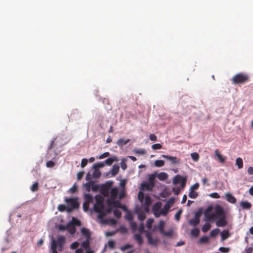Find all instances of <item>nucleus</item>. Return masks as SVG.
I'll list each match as a JSON object with an SVG mask.
<instances>
[{
  "instance_id": "nucleus-1",
  "label": "nucleus",
  "mask_w": 253,
  "mask_h": 253,
  "mask_svg": "<svg viewBox=\"0 0 253 253\" xmlns=\"http://www.w3.org/2000/svg\"><path fill=\"white\" fill-rule=\"evenodd\" d=\"M249 80V76L246 74L240 73L235 75L232 79V83L234 84H243Z\"/></svg>"
},
{
  "instance_id": "nucleus-2",
  "label": "nucleus",
  "mask_w": 253,
  "mask_h": 253,
  "mask_svg": "<svg viewBox=\"0 0 253 253\" xmlns=\"http://www.w3.org/2000/svg\"><path fill=\"white\" fill-rule=\"evenodd\" d=\"M65 202L70 207H68L67 211L69 212L72 211L74 209H77L80 206V204L76 198H65Z\"/></svg>"
},
{
  "instance_id": "nucleus-3",
  "label": "nucleus",
  "mask_w": 253,
  "mask_h": 253,
  "mask_svg": "<svg viewBox=\"0 0 253 253\" xmlns=\"http://www.w3.org/2000/svg\"><path fill=\"white\" fill-rule=\"evenodd\" d=\"M95 204L93 209L95 211H100V210H104V198L100 195H97L95 197Z\"/></svg>"
},
{
  "instance_id": "nucleus-4",
  "label": "nucleus",
  "mask_w": 253,
  "mask_h": 253,
  "mask_svg": "<svg viewBox=\"0 0 253 253\" xmlns=\"http://www.w3.org/2000/svg\"><path fill=\"white\" fill-rule=\"evenodd\" d=\"M186 181V177H183L180 175H176L173 178V183L174 184H177L180 183V186L181 189H183L185 186Z\"/></svg>"
},
{
  "instance_id": "nucleus-5",
  "label": "nucleus",
  "mask_w": 253,
  "mask_h": 253,
  "mask_svg": "<svg viewBox=\"0 0 253 253\" xmlns=\"http://www.w3.org/2000/svg\"><path fill=\"white\" fill-rule=\"evenodd\" d=\"M200 213L197 212L195 217L189 221V224L193 226H196L200 223Z\"/></svg>"
},
{
  "instance_id": "nucleus-6",
  "label": "nucleus",
  "mask_w": 253,
  "mask_h": 253,
  "mask_svg": "<svg viewBox=\"0 0 253 253\" xmlns=\"http://www.w3.org/2000/svg\"><path fill=\"white\" fill-rule=\"evenodd\" d=\"M146 237L147 239L149 244L154 246H156L157 245L159 241L158 239L157 238H153L150 233H147Z\"/></svg>"
},
{
  "instance_id": "nucleus-7",
  "label": "nucleus",
  "mask_w": 253,
  "mask_h": 253,
  "mask_svg": "<svg viewBox=\"0 0 253 253\" xmlns=\"http://www.w3.org/2000/svg\"><path fill=\"white\" fill-rule=\"evenodd\" d=\"M57 247H59V251H62L63 247L65 243V238L63 236H59L57 240L56 241Z\"/></svg>"
},
{
  "instance_id": "nucleus-8",
  "label": "nucleus",
  "mask_w": 253,
  "mask_h": 253,
  "mask_svg": "<svg viewBox=\"0 0 253 253\" xmlns=\"http://www.w3.org/2000/svg\"><path fill=\"white\" fill-rule=\"evenodd\" d=\"M227 222L225 215L220 216L219 219L216 222V225L218 227H224L226 225Z\"/></svg>"
},
{
  "instance_id": "nucleus-9",
  "label": "nucleus",
  "mask_w": 253,
  "mask_h": 253,
  "mask_svg": "<svg viewBox=\"0 0 253 253\" xmlns=\"http://www.w3.org/2000/svg\"><path fill=\"white\" fill-rule=\"evenodd\" d=\"M162 157L167 159L171 162L173 164H178L180 162V160L177 159L176 157L163 155Z\"/></svg>"
},
{
  "instance_id": "nucleus-10",
  "label": "nucleus",
  "mask_w": 253,
  "mask_h": 253,
  "mask_svg": "<svg viewBox=\"0 0 253 253\" xmlns=\"http://www.w3.org/2000/svg\"><path fill=\"white\" fill-rule=\"evenodd\" d=\"M214 211L215 214L217 216H222L225 215L223 208L220 206H216L215 207Z\"/></svg>"
},
{
  "instance_id": "nucleus-11",
  "label": "nucleus",
  "mask_w": 253,
  "mask_h": 253,
  "mask_svg": "<svg viewBox=\"0 0 253 253\" xmlns=\"http://www.w3.org/2000/svg\"><path fill=\"white\" fill-rule=\"evenodd\" d=\"M172 203H173V201L171 202L170 200H169L165 205L163 209L161 211L163 215H166L167 214V213L168 212V211H169V208H170L169 204H172Z\"/></svg>"
},
{
  "instance_id": "nucleus-12",
  "label": "nucleus",
  "mask_w": 253,
  "mask_h": 253,
  "mask_svg": "<svg viewBox=\"0 0 253 253\" xmlns=\"http://www.w3.org/2000/svg\"><path fill=\"white\" fill-rule=\"evenodd\" d=\"M154 186L153 185L147 182H144L141 184V189L143 190H147L151 191L152 190Z\"/></svg>"
},
{
  "instance_id": "nucleus-13",
  "label": "nucleus",
  "mask_w": 253,
  "mask_h": 253,
  "mask_svg": "<svg viewBox=\"0 0 253 253\" xmlns=\"http://www.w3.org/2000/svg\"><path fill=\"white\" fill-rule=\"evenodd\" d=\"M215 156L217 157L218 160L221 163H224L225 161H226V157L223 156L218 151L217 149L215 150L214 151Z\"/></svg>"
},
{
  "instance_id": "nucleus-14",
  "label": "nucleus",
  "mask_w": 253,
  "mask_h": 253,
  "mask_svg": "<svg viewBox=\"0 0 253 253\" xmlns=\"http://www.w3.org/2000/svg\"><path fill=\"white\" fill-rule=\"evenodd\" d=\"M66 228L68 231L71 234H74L76 231V228L72 222H69L66 225Z\"/></svg>"
},
{
  "instance_id": "nucleus-15",
  "label": "nucleus",
  "mask_w": 253,
  "mask_h": 253,
  "mask_svg": "<svg viewBox=\"0 0 253 253\" xmlns=\"http://www.w3.org/2000/svg\"><path fill=\"white\" fill-rule=\"evenodd\" d=\"M225 197L227 201L232 204H235L236 202V198L233 196L230 193H226L225 194Z\"/></svg>"
},
{
  "instance_id": "nucleus-16",
  "label": "nucleus",
  "mask_w": 253,
  "mask_h": 253,
  "mask_svg": "<svg viewBox=\"0 0 253 253\" xmlns=\"http://www.w3.org/2000/svg\"><path fill=\"white\" fill-rule=\"evenodd\" d=\"M118 161V158L116 156H114L111 158H109L106 159L104 162V164L108 166H111L114 162H117Z\"/></svg>"
},
{
  "instance_id": "nucleus-17",
  "label": "nucleus",
  "mask_w": 253,
  "mask_h": 253,
  "mask_svg": "<svg viewBox=\"0 0 253 253\" xmlns=\"http://www.w3.org/2000/svg\"><path fill=\"white\" fill-rule=\"evenodd\" d=\"M107 203L109 205H112L115 208H121V203L119 201H113L111 202L110 200H107Z\"/></svg>"
},
{
  "instance_id": "nucleus-18",
  "label": "nucleus",
  "mask_w": 253,
  "mask_h": 253,
  "mask_svg": "<svg viewBox=\"0 0 253 253\" xmlns=\"http://www.w3.org/2000/svg\"><path fill=\"white\" fill-rule=\"evenodd\" d=\"M118 194V190L116 187H114L111 189L110 191L111 198L112 199H116L117 197Z\"/></svg>"
},
{
  "instance_id": "nucleus-19",
  "label": "nucleus",
  "mask_w": 253,
  "mask_h": 253,
  "mask_svg": "<svg viewBox=\"0 0 253 253\" xmlns=\"http://www.w3.org/2000/svg\"><path fill=\"white\" fill-rule=\"evenodd\" d=\"M220 235L221 238V241H223L230 236V234L228 230H224L221 232Z\"/></svg>"
},
{
  "instance_id": "nucleus-20",
  "label": "nucleus",
  "mask_w": 253,
  "mask_h": 253,
  "mask_svg": "<svg viewBox=\"0 0 253 253\" xmlns=\"http://www.w3.org/2000/svg\"><path fill=\"white\" fill-rule=\"evenodd\" d=\"M119 166L117 165H114L112 167V169H111V172L112 176H114L116 175L119 171Z\"/></svg>"
},
{
  "instance_id": "nucleus-21",
  "label": "nucleus",
  "mask_w": 253,
  "mask_h": 253,
  "mask_svg": "<svg viewBox=\"0 0 253 253\" xmlns=\"http://www.w3.org/2000/svg\"><path fill=\"white\" fill-rule=\"evenodd\" d=\"M129 141V139H128L125 140L123 138H120L118 140L116 143L119 146L122 147L126 145Z\"/></svg>"
},
{
  "instance_id": "nucleus-22",
  "label": "nucleus",
  "mask_w": 253,
  "mask_h": 253,
  "mask_svg": "<svg viewBox=\"0 0 253 253\" xmlns=\"http://www.w3.org/2000/svg\"><path fill=\"white\" fill-rule=\"evenodd\" d=\"M134 238L139 245L143 244V239L140 234H135L134 235Z\"/></svg>"
},
{
  "instance_id": "nucleus-23",
  "label": "nucleus",
  "mask_w": 253,
  "mask_h": 253,
  "mask_svg": "<svg viewBox=\"0 0 253 253\" xmlns=\"http://www.w3.org/2000/svg\"><path fill=\"white\" fill-rule=\"evenodd\" d=\"M240 206L243 209H250L252 207V204L248 201H243L240 203Z\"/></svg>"
},
{
  "instance_id": "nucleus-24",
  "label": "nucleus",
  "mask_w": 253,
  "mask_h": 253,
  "mask_svg": "<svg viewBox=\"0 0 253 253\" xmlns=\"http://www.w3.org/2000/svg\"><path fill=\"white\" fill-rule=\"evenodd\" d=\"M168 177V175L167 173L163 172H160L157 175L158 178L161 181L165 180L166 179H167Z\"/></svg>"
},
{
  "instance_id": "nucleus-25",
  "label": "nucleus",
  "mask_w": 253,
  "mask_h": 253,
  "mask_svg": "<svg viewBox=\"0 0 253 253\" xmlns=\"http://www.w3.org/2000/svg\"><path fill=\"white\" fill-rule=\"evenodd\" d=\"M51 249L52 250V253H58L57 251L56 242L54 239L52 240Z\"/></svg>"
},
{
  "instance_id": "nucleus-26",
  "label": "nucleus",
  "mask_w": 253,
  "mask_h": 253,
  "mask_svg": "<svg viewBox=\"0 0 253 253\" xmlns=\"http://www.w3.org/2000/svg\"><path fill=\"white\" fill-rule=\"evenodd\" d=\"M165 223L163 220H161L159 222V224L158 225V228L162 234V233H164V226Z\"/></svg>"
},
{
  "instance_id": "nucleus-27",
  "label": "nucleus",
  "mask_w": 253,
  "mask_h": 253,
  "mask_svg": "<svg viewBox=\"0 0 253 253\" xmlns=\"http://www.w3.org/2000/svg\"><path fill=\"white\" fill-rule=\"evenodd\" d=\"M93 169H94V171H93V174H92L93 177H94L95 178H99L101 176V174L100 171L98 169H96V168H93Z\"/></svg>"
},
{
  "instance_id": "nucleus-28",
  "label": "nucleus",
  "mask_w": 253,
  "mask_h": 253,
  "mask_svg": "<svg viewBox=\"0 0 253 253\" xmlns=\"http://www.w3.org/2000/svg\"><path fill=\"white\" fill-rule=\"evenodd\" d=\"M236 165L238 166L239 169H241L243 167V160L241 158H238L236 160Z\"/></svg>"
},
{
  "instance_id": "nucleus-29",
  "label": "nucleus",
  "mask_w": 253,
  "mask_h": 253,
  "mask_svg": "<svg viewBox=\"0 0 253 253\" xmlns=\"http://www.w3.org/2000/svg\"><path fill=\"white\" fill-rule=\"evenodd\" d=\"M198 193L194 190H190L189 193V197L191 199H195L198 196Z\"/></svg>"
},
{
  "instance_id": "nucleus-30",
  "label": "nucleus",
  "mask_w": 253,
  "mask_h": 253,
  "mask_svg": "<svg viewBox=\"0 0 253 253\" xmlns=\"http://www.w3.org/2000/svg\"><path fill=\"white\" fill-rule=\"evenodd\" d=\"M84 198L85 200V202L89 203L93 202V198L89 194H85L84 195Z\"/></svg>"
},
{
  "instance_id": "nucleus-31",
  "label": "nucleus",
  "mask_w": 253,
  "mask_h": 253,
  "mask_svg": "<svg viewBox=\"0 0 253 253\" xmlns=\"http://www.w3.org/2000/svg\"><path fill=\"white\" fill-rule=\"evenodd\" d=\"M161 207V203L160 202L155 203L153 207V211H160Z\"/></svg>"
},
{
  "instance_id": "nucleus-32",
  "label": "nucleus",
  "mask_w": 253,
  "mask_h": 253,
  "mask_svg": "<svg viewBox=\"0 0 253 253\" xmlns=\"http://www.w3.org/2000/svg\"><path fill=\"white\" fill-rule=\"evenodd\" d=\"M154 164L157 167H162L164 166L165 162L163 160H158L155 161Z\"/></svg>"
},
{
  "instance_id": "nucleus-33",
  "label": "nucleus",
  "mask_w": 253,
  "mask_h": 253,
  "mask_svg": "<svg viewBox=\"0 0 253 253\" xmlns=\"http://www.w3.org/2000/svg\"><path fill=\"white\" fill-rule=\"evenodd\" d=\"M200 233V230L198 228H195L192 229L191 231V234L192 236L198 237Z\"/></svg>"
},
{
  "instance_id": "nucleus-34",
  "label": "nucleus",
  "mask_w": 253,
  "mask_h": 253,
  "mask_svg": "<svg viewBox=\"0 0 253 253\" xmlns=\"http://www.w3.org/2000/svg\"><path fill=\"white\" fill-rule=\"evenodd\" d=\"M211 227V225L209 223H205L202 227V231L204 232H206L209 231Z\"/></svg>"
},
{
  "instance_id": "nucleus-35",
  "label": "nucleus",
  "mask_w": 253,
  "mask_h": 253,
  "mask_svg": "<svg viewBox=\"0 0 253 253\" xmlns=\"http://www.w3.org/2000/svg\"><path fill=\"white\" fill-rule=\"evenodd\" d=\"M81 232H82V234L84 235V236H85L87 237H89L90 233H89V230L87 229H86L85 228H83L81 229Z\"/></svg>"
},
{
  "instance_id": "nucleus-36",
  "label": "nucleus",
  "mask_w": 253,
  "mask_h": 253,
  "mask_svg": "<svg viewBox=\"0 0 253 253\" xmlns=\"http://www.w3.org/2000/svg\"><path fill=\"white\" fill-rule=\"evenodd\" d=\"M156 177V175L154 174H151L148 178L149 183H151V184L155 185V179Z\"/></svg>"
},
{
  "instance_id": "nucleus-37",
  "label": "nucleus",
  "mask_w": 253,
  "mask_h": 253,
  "mask_svg": "<svg viewBox=\"0 0 253 253\" xmlns=\"http://www.w3.org/2000/svg\"><path fill=\"white\" fill-rule=\"evenodd\" d=\"M154 222V219L152 218H149L147 220L146 227L148 229H151L152 228V224Z\"/></svg>"
},
{
  "instance_id": "nucleus-38",
  "label": "nucleus",
  "mask_w": 253,
  "mask_h": 253,
  "mask_svg": "<svg viewBox=\"0 0 253 253\" xmlns=\"http://www.w3.org/2000/svg\"><path fill=\"white\" fill-rule=\"evenodd\" d=\"M146 218V215L144 212H140L138 213V219L141 221H143Z\"/></svg>"
},
{
  "instance_id": "nucleus-39",
  "label": "nucleus",
  "mask_w": 253,
  "mask_h": 253,
  "mask_svg": "<svg viewBox=\"0 0 253 253\" xmlns=\"http://www.w3.org/2000/svg\"><path fill=\"white\" fill-rule=\"evenodd\" d=\"M145 204L146 206H147V207H148L149 206H150L151 204V203H152V200H151V198L150 196H146L145 198Z\"/></svg>"
},
{
  "instance_id": "nucleus-40",
  "label": "nucleus",
  "mask_w": 253,
  "mask_h": 253,
  "mask_svg": "<svg viewBox=\"0 0 253 253\" xmlns=\"http://www.w3.org/2000/svg\"><path fill=\"white\" fill-rule=\"evenodd\" d=\"M191 157L194 161H197L199 159V155L196 152L191 153Z\"/></svg>"
},
{
  "instance_id": "nucleus-41",
  "label": "nucleus",
  "mask_w": 253,
  "mask_h": 253,
  "mask_svg": "<svg viewBox=\"0 0 253 253\" xmlns=\"http://www.w3.org/2000/svg\"><path fill=\"white\" fill-rule=\"evenodd\" d=\"M219 232V230L218 229H214L211 231L210 232V236L214 237L217 235Z\"/></svg>"
},
{
  "instance_id": "nucleus-42",
  "label": "nucleus",
  "mask_w": 253,
  "mask_h": 253,
  "mask_svg": "<svg viewBox=\"0 0 253 253\" xmlns=\"http://www.w3.org/2000/svg\"><path fill=\"white\" fill-rule=\"evenodd\" d=\"M98 213V218H102L106 215V212L104 211V210H100V211H95Z\"/></svg>"
},
{
  "instance_id": "nucleus-43",
  "label": "nucleus",
  "mask_w": 253,
  "mask_h": 253,
  "mask_svg": "<svg viewBox=\"0 0 253 253\" xmlns=\"http://www.w3.org/2000/svg\"><path fill=\"white\" fill-rule=\"evenodd\" d=\"M113 213L114 216L117 218L121 217L122 215L121 211L118 209L114 210L113 211Z\"/></svg>"
},
{
  "instance_id": "nucleus-44",
  "label": "nucleus",
  "mask_w": 253,
  "mask_h": 253,
  "mask_svg": "<svg viewBox=\"0 0 253 253\" xmlns=\"http://www.w3.org/2000/svg\"><path fill=\"white\" fill-rule=\"evenodd\" d=\"M134 152L136 154L145 155L146 154L145 150L143 149H135Z\"/></svg>"
},
{
  "instance_id": "nucleus-45",
  "label": "nucleus",
  "mask_w": 253,
  "mask_h": 253,
  "mask_svg": "<svg viewBox=\"0 0 253 253\" xmlns=\"http://www.w3.org/2000/svg\"><path fill=\"white\" fill-rule=\"evenodd\" d=\"M105 166L104 162H100L93 165V168H96L99 169V168H103Z\"/></svg>"
},
{
  "instance_id": "nucleus-46",
  "label": "nucleus",
  "mask_w": 253,
  "mask_h": 253,
  "mask_svg": "<svg viewBox=\"0 0 253 253\" xmlns=\"http://www.w3.org/2000/svg\"><path fill=\"white\" fill-rule=\"evenodd\" d=\"M162 234L167 237H171L173 234V231L172 230H170L167 232L164 231V233H162Z\"/></svg>"
},
{
  "instance_id": "nucleus-47",
  "label": "nucleus",
  "mask_w": 253,
  "mask_h": 253,
  "mask_svg": "<svg viewBox=\"0 0 253 253\" xmlns=\"http://www.w3.org/2000/svg\"><path fill=\"white\" fill-rule=\"evenodd\" d=\"M67 208L64 205L60 204L58 206V210L59 211L63 212L67 210Z\"/></svg>"
},
{
  "instance_id": "nucleus-48",
  "label": "nucleus",
  "mask_w": 253,
  "mask_h": 253,
  "mask_svg": "<svg viewBox=\"0 0 253 253\" xmlns=\"http://www.w3.org/2000/svg\"><path fill=\"white\" fill-rule=\"evenodd\" d=\"M138 198L140 202H143L144 199V193L141 191L139 192L138 194Z\"/></svg>"
},
{
  "instance_id": "nucleus-49",
  "label": "nucleus",
  "mask_w": 253,
  "mask_h": 253,
  "mask_svg": "<svg viewBox=\"0 0 253 253\" xmlns=\"http://www.w3.org/2000/svg\"><path fill=\"white\" fill-rule=\"evenodd\" d=\"M162 148V146L161 144H159V143H156V144H153L152 146V148L153 149V150H159V149H160Z\"/></svg>"
},
{
  "instance_id": "nucleus-50",
  "label": "nucleus",
  "mask_w": 253,
  "mask_h": 253,
  "mask_svg": "<svg viewBox=\"0 0 253 253\" xmlns=\"http://www.w3.org/2000/svg\"><path fill=\"white\" fill-rule=\"evenodd\" d=\"M81 245L84 248L87 249L89 248V241L88 240H86L85 241L82 242Z\"/></svg>"
},
{
  "instance_id": "nucleus-51",
  "label": "nucleus",
  "mask_w": 253,
  "mask_h": 253,
  "mask_svg": "<svg viewBox=\"0 0 253 253\" xmlns=\"http://www.w3.org/2000/svg\"><path fill=\"white\" fill-rule=\"evenodd\" d=\"M38 183L36 182L32 185L31 190L33 192L36 191L38 190Z\"/></svg>"
},
{
  "instance_id": "nucleus-52",
  "label": "nucleus",
  "mask_w": 253,
  "mask_h": 253,
  "mask_svg": "<svg viewBox=\"0 0 253 253\" xmlns=\"http://www.w3.org/2000/svg\"><path fill=\"white\" fill-rule=\"evenodd\" d=\"M206 217L208 218V220H211L216 217L215 214L214 213H211V214H206Z\"/></svg>"
},
{
  "instance_id": "nucleus-53",
  "label": "nucleus",
  "mask_w": 253,
  "mask_h": 253,
  "mask_svg": "<svg viewBox=\"0 0 253 253\" xmlns=\"http://www.w3.org/2000/svg\"><path fill=\"white\" fill-rule=\"evenodd\" d=\"M209 196L211 198L214 199H218L220 198V197L219 194L216 192L211 193L210 194H209Z\"/></svg>"
},
{
  "instance_id": "nucleus-54",
  "label": "nucleus",
  "mask_w": 253,
  "mask_h": 253,
  "mask_svg": "<svg viewBox=\"0 0 253 253\" xmlns=\"http://www.w3.org/2000/svg\"><path fill=\"white\" fill-rule=\"evenodd\" d=\"M209 241V238L207 236H203L200 239V243H207Z\"/></svg>"
},
{
  "instance_id": "nucleus-55",
  "label": "nucleus",
  "mask_w": 253,
  "mask_h": 253,
  "mask_svg": "<svg viewBox=\"0 0 253 253\" xmlns=\"http://www.w3.org/2000/svg\"><path fill=\"white\" fill-rule=\"evenodd\" d=\"M132 248V246H131V245H129V244H126L125 245V246L122 247L121 248V250L124 252L125 251H126V250L127 249H130V248Z\"/></svg>"
},
{
  "instance_id": "nucleus-56",
  "label": "nucleus",
  "mask_w": 253,
  "mask_h": 253,
  "mask_svg": "<svg viewBox=\"0 0 253 253\" xmlns=\"http://www.w3.org/2000/svg\"><path fill=\"white\" fill-rule=\"evenodd\" d=\"M219 251L222 253H227L229 252L230 249L229 248L220 247L219 248Z\"/></svg>"
},
{
  "instance_id": "nucleus-57",
  "label": "nucleus",
  "mask_w": 253,
  "mask_h": 253,
  "mask_svg": "<svg viewBox=\"0 0 253 253\" xmlns=\"http://www.w3.org/2000/svg\"><path fill=\"white\" fill-rule=\"evenodd\" d=\"M78 187L76 184H74L69 190L71 193H74L77 192Z\"/></svg>"
},
{
  "instance_id": "nucleus-58",
  "label": "nucleus",
  "mask_w": 253,
  "mask_h": 253,
  "mask_svg": "<svg viewBox=\"0 0 253 253\" xmlns=\"http://www.w3.org/2000/svg\"><path fill=\"white\" fill-rule=\"evenodd\" d=\"M46 166L47 168H52L55 166V163L52 161L46 162Z\"/></svg>"
},
{
  "instance_id": "nucleus-59",
  "label": "nucleus",
  "mask_w": 253,
  "mask_h": 253,
  "mask_svg": "<svg viewBox=\"0 0 253 253\" xmlns=\"http://www.w3.org/2000/svg\"><path fill=\"white\" fill-rule=\"evenodd\" d=\"M87 162H88V161L86 159H85V158L83 159L82 160V162H81V167L82 168L85 167L87 164Z\"/></svg>"
},
{
  "instance_id": "nucleus-60",
  "label": "nucleus",
  "mask_w": 253,
  "mask_h": 253,
  "mask_svg": "<svg viewBox=\"0 0 253 253\" xmlns=\"http://www.w3.org/2000/svg\"><path fill=\"white\" fill-rule=\"evenodd\" d=\"M110 155V153L109 152H105L100 156H99L98 158L99 159H104Z\"/></svg>"
},
{
  "instance_id": "nucleus-61",
  "label": "nucleus",
  "mask_w": 253,
  "mask_h": 253,
  "mask_svg": "<svg viewBox=\"0 0 253 253\" xmlns=\"http://www.w3.org/2000/svg\"><path fill=\"white\" fill-rule=\"evenodd\" d=\"M73 225H77V226H80L81 225V221L78 219H75V218H73Z\"/></svg>"
},
{
  "instance_id": "nucleus-62",
  "label": "nucleus",
  "mask_w": 253,
  "mask_h": 253,
  "mask_svg": "<svg viewBox=\"0 0 253 253\" xmlns=\"http://www.w3.org/2000/svg\"><path fill=\"white\" fill-rule=\"evenodd\" d=\"M89 203L84 202L83 204L84 210L87 211L88 210Z\"/></svg>"
},
{
  "instance_id": "nucleus-63",
  "label": "nucleus",
  "mask_w": 253,
  "mask_h": 253,
  "mask_svg": "<svg viewBox=\"0 0 253 253\" xmlns=\"http://www.w3.org/2000/svg\"><path fill=\"white\" fill-rule=\"evenodd\" d=\"M79 246V243L77 242H75L73 243L71 245V248L72 249H76L78 248Z\"/></svg>"
},
{
  "instance_id": "nucleus-64",
  "label": "nucleus",
  "mask_w": 253,
  "mask_h": 253,
  "mask_svg": "<svg viewBox=\"0 0 253 253\" xmlns=\"http://www.w3.org/2000/svg\"><path fill=\"white\" fill-rule=\"evenodd\" d=\"M201 180L203 185H207V186L210 185V183H208V179L207 178L204 177L202 178Z\"/></svg>"
}]
</instances>
